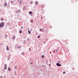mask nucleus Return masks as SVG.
Instances as JSON below:
<instances>
[{"label": "nucleus", "mask_w": 78, "mask_h": 78, "mask_svg": "<svg viewBox=\"0 0 78 78\" xmlns=\"http://www.w3.org/2000/svg\"><path fill=\"white\" fill-rule=\"evenodd\" d=\"M5 26V23L4 22H1L0 24V27L3 28Z\"/></svg>", "instance_id": "nucleus-1"}, {"label": "nucleus", "mask_w": 78, "mask_h": 78, "mask_svg": "<svg viewBox=\"0 0 78 78\" xmlns=\"http://www.w3.org/2000/svg\"><path fill=\"white\" fill-rule=\"evenodd\" d=\"M56 64V65L57 66H58V67H60L61 66V65L59 63H57Z\"/></svg>", "instance_id": "nucleus-2"}, {"label": "nucleus", "mask_w": 78, "mask_h": 78, "mask_svg": "<svg viewBox=\"0 0 78 78\" xmlns=\"http://www.w3.org/2000/svg\"><path fill=\"white\" fill-rule=\"evenodd\" d=\"M16 38V36H13L12 37V39L13 40V39H15Z\"/></svg>", "instance_id": "nucleus-3"}, {"label": "nucleus", "mask_w": 78, "mask_h": 78, "mask_svg": "<svg viewBox=\"0 0 78 78\" xmlns=\"http://www.w3.org/2000/svg\"><path fill=\"white\" fill-rule=\"evenodd\" d=\"M6 49V50H7V51L9 50V48H8V46H7Z\"/></svg>", "instance_id": "nucleus-4"}, {"label": "nucleus", "mask_w": 78, "mask_h": 78, "mask_svg": "<svg viewBox=\"0 0 78 78\" xmlns=\"http://www.w3.org/2000/svg\"><path fill=\"white\" fill-rule=\"evenodd\" d=\"M32 13H33V12H32L31 11H30L29 12V14H32Z\"/></svg>", "instance_id": "nucleus-5"}, {"label": "nucleus", "mask_w": 78, "mask_h": 78, "mask_svg": "<svg viewBox=\"0 0 78 78\" xmlns=\"http://www.w3.org/2000/svg\"><path fill=\"white\" fill-rule=\"evenodd\" d=\"M4 5H5V6H7V3H6V2H5V3H4Z\"/></svg>", "instance_id": "nucleus-6"}, {"label": "nucleus", "mask_w": 78, "mask_h": 78, "mask_svg": "<svg viewBox=\"0 0 78 78\" xmlns=\"http://www.w3.org/2000/svg\"><path fill=\"white\" fill-rule=\"evenodd\" d=\"M4 69H5V70H6V69H7V67L5 66L4 68Z\"/></svg>", "instance_id": "nucleus-7"}, {"label": "nucleus", "mask_w": 78, "mask_h": 78, "mask_svg": "<svg viewBox=\"0 0 78 78\" xmlns=\"http://www.w3.org/2000/svg\"><path fill=\"white\" fill-rule=\"evenodd\" d=\"M8 70L9 71H11V68H8Z\"/></svg>", "instance_id": "nucleus-8"}, {"label": "nucleus", "mask_w": 78, "mask_h": 78, "mask_svg": "<svg viewBox=\"0 0 78 78\" xmlns=\"http://www.w3.org/2000/svg\"><path fill=\"white\" fill-rule=\"evenodd\" d=\"M19 32L20 33H22V30H20Z\"/></svg>", "instance_id": "nucleus-9"}, {"label": "nucleus", "mask_w": 78, "mask_h": 78, "mask_svg": "<svg viewBox=\"0 0 78 78\" xmlns=\"http://www.w3.org/2000/svg\"><path fill=\"white\" fill-rule=\"evenodd\" d=\"M37 37L38 39H39L40 38V36H38Z\"/></svg>", "instance_id": "nucleus-10"}, {"label": "nucleus", "mask_w": 78, "mask_h": 78, "mask_svg": "<svg viewBox=\"0 0 78 78\" xmlns=\"http://www.w3.org/2000/svg\"><path fill=\"white\" fill-rule=\"evenodd\" d=\"M33 20H30V22H31L32 23H33Z\"/></svg>", "instance_id": "nucleus-11"}, {"label": "nucleus", "mask_w": 78, "mask_h": 78, "mask_svg": "<svg viewBox=\"0 0 78 78\" xmlns=\"http://www.w3.org/2000/svg\"><path fill=\"white\" fill-rule=\"evenodd\" d=\"M42 58H44V55H42L41 56Z\"/></svg>", "instance_id": "nucleus-12"}, {"label": "nucleus", "mask_w": 78, "mask_h": 78, "mask_svg": "<svg viewBox=\"0 0 78 78\" xmlns=\"http://www.w3.org/2000/svg\"><path fill=\"white\" fill-rule=\"evenodd\" d=\"M38 3V2H36V3H35V5H37V4Z\"/></svg>", "instance_id": "nucleus-13"}, {"label": "nucleus", "mask_w": 78, "mask_h": 78, "mask_svg": "<svg viewBox=\"0 0 78 78\" xmlns=\"http://www.w3.org/2000/svg\"><path fill=\"white\" fill-rule=\"evenodd\" d=\"M65 73H66V72L64 71L63 72V74H65Z\"/></svg>", "instance_id": "nucleus-14"}, {"label": "nucleus", "mask_w": 78, "mask_h": 78, "mask_svg": "<svg viewBox=\"0 0 78 78\" xmlns=\"http://www.w3.org/2000/svg\"><path fill=\"white\" fill-rule=\"evenodd\" d=\"M28 33H29V34H30L31 33V32L30 31H28Z\"/></svg>", "instance_id": "nucleus-15"}, {"label": "nucleus", "mask_w": 78, "mask_h": 78, "mask_svg": "<svg viewBox=\"0 0 78 78\" xmlns=\"http://www.w3.org/2000/svg\"><path fill=\"white\" fill-rule=\"evenodd\" d=\"M1 20L3 21V18H1Z\"/></svg>", "instance_id": "nucleus-16"}, {"label": "nucleus", "mask_w": 78, "mask_h": 78, "mask_svg": "<svg viewBox=\"0 0 78 78\" xmlns=\"http://www.w3.org/2000/svg\"><path fill=\"white\" fill-rule=\"evenodd\" d=\"M11 3H13V1H12L11 2Z\"/></svg>", "instance_id": "nucleus-17"}, {"label": "nucleus", "mask_w": 78, "mask_h": 78, "mask_svg": "<svg viewBox=\"0 0 78 78\" xmlns=\"http://www.w3.org/2000/svg\"><path fill=\"white\" fill-rule=\"evenodd\" d=\"M40 31H42V29H40Z\"/></svg>", "instance_id": "nucleus-18"}, {"label": "nucleus", "mask_w": 78, "mask_h": 78, "mask_svg": "<svg viewBox=\"0 0 78 78\" xmlns=\"http://www.w3.org/2000/svg\"><path fill=\"white\" fill-rule=\"evenodd\" d=\"M22 54L23 55H24V53H22Z\"/></svg>", "instance_id": "nucleus-19"}, {"label": "nucleus", "mask_w": 78, "mask_h": 78, "mask_svg": "<svg viewBox=\"0 0 78 78\" xmlns=\"http://www.w3.org/2000/svg\"><path fill=\"white\" fill-rule=\"evenodd\" d=\"M20 4H21V3H22V1H20Z\"/></svg>", "instance_id": "nucleus-20"}, {"label": "nucleus", "mask_w": 78, "mask_h": 78, "mask_svg": "<svg viewBox=\"0 0 78 78\" xmlns=\"http://www.w3.org/2000/svg\"><path fill=\"white\" fill-rule=\"evenodd\" d=\"M20 12V9L19 10V11L18 12Z\"/></svg>", "instance_id": "nucleus-21"}, {"label": "nucleus", "mask_w": 78, "mask_h": 78, "mask_svg": "<svg viewBox=\"0 0 78 78\" xmlns=\"http://www.w3.org/2000/svg\"><path fill=\"white\" fill-rule=\"evenodd\" d=\"M20 48V47H18V48Z\"/></svg>", "instance_id": "nucleus-22"}, {"label": "nucleus", "mask_w": 78, "mask_h": 78, "mask_svg": "<svg viewBox=\"0 0 78 78\" xmlns=\"http://www.w3.org/2000/svg\"><path fill=\"white\" fill-rule=\"evenodd\" d=\"M59 63H60V64H61V62L59 61Z\"/></svg>", "instance_id": "nucleus-23"}, {"label": "nucleus", "mask_w": 78, "mask_h": 78, "mask_svg": "<svg viewBox=\"0 0 78 78\" xmlns=\"http://www.w3.org/2000/svg\"><path fill=\"white\" fill-rule=\"evenodd\" d=\"M29 50H31V48H29Z\"/></svg>", "instance_id": "nucleus-24"}, {"label": "nucleus", "mask_w": 78, "mask_h": 78, "mask_svg": "<svg viewBox=\"0 0 78 78\" xmlns=\"http://www.w3.org/2000/svg\"><path fill=\"white\" fill-rule=\"evenodd\" d=\"M33 3V2H30V3Z\"/></svg>", "instance_id": "nucleus-25"}, {"label": "nucleus", "mask_w": 78, "mask_h": 78, "mask_svg": "<svg viewBox=\"0 0 78 78\" xmlns=\"http://www.w3.org/2000/svg\"><path fill=\"white\" fill-rule=\"evenodd\" d=\"M51 65V64H50L49 65V66H50Z\"/></svg>", "instance_id": "nucleus-26"}, {"label": "nucleus", "mask_w": 78, "mask_h": 78, "mask_svg": "<svg viewBox=\"0 0 78 78\" xmlns=\"http://www.w3.org/2000/svg\"><path fill=\"white\" fill-rule=\"evenodd\" d=\"M1 78H2V76H1Z\"/></svg>", "instance_id": "nucleus-27"}, {"label": "nucleus", "mask_w": 78, "mask_h": 78, "mask_svg": "<svg viewBox=\"0 0 78 78\" xmlns=\"http://www.w3.org/2000/svg\"><path fill=\"white\" fill-rule=\"evenodd\" d=\"M58 51H56V52H58Z\"/></svg>", "instance_id": "nucleus-28"}, {"label": "nucleus", "mask_w": 78, "mask_h": 78, "mask_svg": "<svg viewBox=\"0 0 78 78\" xmlns=\"http://www.w3.org/2000/svg\"><path fill=\"white\" fill-rule=\"evenodd\" d=\"M21 28H23V27H21Z\"/></svg>", "instance_id": "nucleus-29"}, {"label": "nucleus", "mask_w": 78, "mask_h": 78, "mask_svg": "<svg viewBox=\"0 0 78 78\" xmlns=\"http://www.w3.org/2000/svg\"><path fill=\"white\" fill-rule=\"evenodd\" d=\"M31 64H33V63L31 62Z\"/></svg>", "instance_id": "nucleus-30"}, {"label": "nucleus", "mask_w": 78, "mask_h": 78, "mask_svg": "<svg viewBox=\"0 0 78 78\" xmlns=\"http://www.w3.org/2000/svg\"><path fill=\"white\" fill-rule=\"evenodd\" d=\"M5 66H6V65L5 64Z\"/></svg>", "instance_id": "nucleus-31"}, {"label": "nucleus", "mask_w": 78, "mask_h": 78, "mask_svg": "<svg viewBox=\"0 0 78 78\" xmlns=\"http://www.w3.org/2000/svg\"><path fill=\"white\" fill-rule=\"evenodd\" d=\"M7 36V35H5V36Z\"/></svg>", "instance_id": "nucleus-32"}, {"label": "nucleus", "mask_w": 78, "mask_h": 78, "mask_svg": "<svg viewBox=\"0 0 78 78\" xmlns=\"http://www.w3.org/2000/svg\"><path fill=\"white\" fill-rule=\"evenodd\" d=\"M19 0L18 1V2H19Z\"/></svg>", "instance_id": "nucleus-33"}]
</instances>
